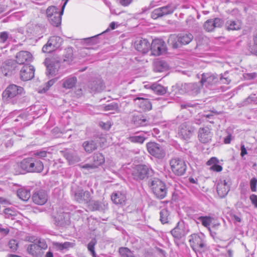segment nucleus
Masks as SVG:
<instances>
[{
	"label": "nucleus",
	"instance_id": "obj_1",
	"mask_svg": "<svg viewBox=\"0 0 257 257\" xmlns=\"http://www.w3.org/2000/svg\"><path fill=\"white\" fill-rule=\"evenodd\" d=\"M193 39V36L191 33L181 34L177 36L171 35L168 40V43L173 49H177L183 45L188 44Z\"/></svg>",
	"mask_w": 257,
	"mask_h": 257
},
{
	"label": "nucleus",
	"instance_id": "obj_2",
	"mask_svg": "<svg viewBox=\"0 0 257 257\" xmlns=\"http://www.w3.org/2000/svg\"><path fill=\"white\" fill-rule=\"evenodd\" d=\"M149 186L155 195L159 199L165 198L167 193V188L164 182L159 179L154 178L149 181Z\"/></svg>",
	"mask_w": 257,
	"mask_h": 257
},
{
	"label": "nucleus",
	"instance_id": "obj_3",
	"mask_svg": "<svg viewBox=\"0 0 257 257\" xmlns=\"http://www.w3.org/2000/svg\"><path fill=\"white\" fill-rule=\"evenodd\" d=\"M189 241L190 246L195 252H202L205 250L206 243L203 234H193L189 236Z\"/></svg>",
	"mask_w": 257,
	"mask_h": 257
},
{
	"label": "nucleus",
	"instance_id": "obj_4",
	"mask_svg": "<svg viewBox=\"0 0 257 257\" xmlns=\"http://www.w3.org/2000/svg\"><path fill=\"white\" fill-rule=\"evenodd\" d=\"M153 174L154 171L145 165H137L132 172L133 178L137 181L143 180L152 176Z\"/></svg>",
	"mask_w": 257,
	"mask_h": 257
},
{
	"label": "nucleus",
	"instance_id": "obj_5",
	"mask_svg": "<svg viewBox=\"0 0 257 257\" xmlns=\"http://www.w3.org/2000/svg\"><path fill=\"white\" fill-rule=\"evenodd\" d=\"M63 9L60 12L59 9L54 6L49 7L46 10V15L49 23L54 27H59L61 23V15Z\"/></svg>",
	"mask_w": 257,
	"mask_h": 257
},
{
	"label": "nucleus",
	"instance_id": "obj_6",
	"mask_svg": "<svg viewBox=\"0 0 257 257\" xmlns=\"http://www.w3.org/2000/svg\"><path fill=\"white\" fill-rule=\"evenodd\" d=\"M149 153L158 159H163L166 156V150L164 146L154 142H150L146 144Z\"/></svg>",
	"mask_w": 257,
	"mask_h": 257
},
{
	"label": "nucleus",
	"instance_id": "obj_7",
	"mask_svg": "<svg viewBox=\"0 0 257 257\" xmlns=\"http://www.w3.org/2000/svg\"><path fill=\"white\" fill-rule=\"evenodd\" d=\"M195 128L190 121H186L181 123L178 127V136L184 140H188L193 136Z\"/></svg>",
	"mask_w": 257,
	"mask_h": 257
},
{
	"label": "nucleus",
	"instance_id": "obj_8",
	"mask_svg": "<svg viewBox=\"0 0 257 257\" xmlns=\"http://www.w3.org/2000/svg\"><path fill=\"white\" fill-rule=\"evenodd\" d=\"M170 165L173 172L178 176L183 175L187 168L185 161L180 158H175L170 161Z\"/></svg>",
	"mask_w": 257,
	"mask_h": 257
},
{
	"label": "nucleus",
	"instance_id": "obj_9",
	"mask_svg": "<svg viewBox=\"0 0 257 257\" xmlns=\"http://www.w3.org/2000/svg\"><path fill=\"white\" fill-rule=\"evenodd\" d=\"M72 194L74 200L79 203L88 204L92 199L90 192L82 188H78L73 191Z\"/></svg>",
	"mask_w": 257,
	"mask_h": 257
},
{
	"label": "nucleus",
	"instance_id": "obj_10",
	"mask_svg": "<svg viewBox=\"0 0 257 257\" xmlns=\"http://www.w3.org/2000/svg\"><path fill=\"white\" fill-rule=\"evenodd\" d=\"M17 69H20V78L24 81L31 80L34 77L35 68L30 64H25L21 66H17Z\"/></svg>",
	"mask_w": 257,
	"mask_h": 257
},
{
	"label": "nucleus",
	"instance_id": "obj_11",
	"mask_svg": "<svg viewBox=\"0 0 257 257\" xmlns=\"http://www.w3.org/2000/svg\"><path fill=\"white\" fill-rule=\"evenodd\" d=\"M175 8L173 5L169 4L166 6L155 9L152 12L151 17L153 19H157L159 18L172 14Z\"/></svg>",
	"mask_w": 257,
	"mask_h": 257
},
{
	"label": "nucleus",
	"instance_id": "obj_12",
	"mask_svg": "<svg viewBox=\"0 0 257 257\" xmlns=\"http://www.w3.org/2000/svg\"><path fill=\"white\" fill-rule=\"evenodd\" d=\"M102 139L98 136L94 137L92 139L84 141L82 147L87 153L90 154L97 149Z\"/></svg>",
	"mask_w": 257,
	"mask_h": 257
},
{
	"label": "nucleus",
	"instance_id": "obj_13",
	"mask_svg": "<svg viewBox=\"0 0 257 257\" xmlns=\"http://www.w3.org/2000/svg\"><path fill=\"white\" fill-rule=\"evenodd\" d=\"M62 42V40L60 37L52 36L49 39L47 43L43 46L42 51L44 53H50L59 47Z\"/></svg>",
	"mask_w": 257,
	"mask_h": 257
},
{
	"label": "nucleus",
	"instance_id": "obj_14",
	"mask_svg": "<svg viewBox=\"0 0 257 257\" xmlns=\"http://www.w3.org/2000/svg\"><path fill=\"white\" fill-rule=\"evenodd\" d=\"M150 50L152 55L159 56L166 51V47L164 42L160 39H156L153 41Z\"/></svg>",
	"mask_w": 257,
	"mask_h": 257
},
{
	"label": "nucleus",
	"instance_id": "obj_15",
	"mask_svg": "<svg viewBox=\"0 0 257 257\" xmlns=\"http://www.w3.org/2000/svg\"><path fill=\"white\" fill-rule=\"evenodd\" d=\"M218 79L216 74L211 73H204L202 74V78L200 81L201 86L210 87L215 85Z\"/></svg>",
	"mask_w": 257,
	"mask_h": 257
},
{
	"label": "nucleus",
	"instance_id": "obj_16",
	"mask_svg": "<svg viewBox=\"0 0 257 257\" xmlns=\"http://www.w3.org/2000/svg\"><path fill=\"white\" fill-rule=\"evenodd\" d=\"M44 63L47 67V75L51 76L55 75L57 71L59 61L56 60L54 58H47L45 60Z\"/></svg>",
	"mask_w": 257,
	"mask_h": 257
},
{
	"label": "nucleus",
	"instance_id": "obj_17",
	"mask_svg": "<svg viewBox=\"0 0 257 257\" xmlns=\"http://www.w3.org/2000/svg\"><path fill=\"white\" fill-rule=\"evenodd\" d=\"M230 185L229 179L219 180L217 185V191L220 197H224L228 194Z\"/></svg>",
	"mask_w": 257,
	"mask_h": 257
},
{
	"label": "nucleus",
	"instance_id": "obj_18",
	"mask_svg": "<svg viewBox=\"0 0 257 257\" xmlns=\"http://www.w3.org/2000/svg\"><path fill=\"white\" fill-rule=\"evenodd\" d=\"M223 24V21L220 18H216L207 20L203 25L204 30L207 32H211L215 28L221 27Z\"/></svg>",
	"mask_w": 257,
	"mask_h": 257
},
{
	"label": "nucleus",
	"instance_id": "obj_19",
	"mask_svg": "<svg viewBox=\"0 0 257 257\" xmlns=\"http://www.w3.org/2000/svg\"><path fill=\"white\" fill-rule=\"evenodd\" d=\"M16 68L14 60H9L3 63L1 69L2 73L6 76H11L15 73Z\"/></svg>",
	"mask_w": 257,
	"mask_h": 257
},
{
	"label": "nucleus",
	"instance_id": "obj_20",
	"mask_svg": "<svg viewBox=\"0 0 257 257\" xmlns=\"http://www.w3.org/2000/svg\"><path fill=\"white\" fill-rule=\"evenodd\" d=\"M32 200L35 204L42 205L47 201L48 195L44 190H38L35 191L33 194Z\"/></svg>",
	"mask_w": 257,
	"mask_h": 257
},
{
	"label": "nucleus",
	"instance_id": "obj_21",
	"mask_svg": "<svg viewBox=\"0 0 257 257\" xmlns=\"http://www.w3.org/2000/svg\"><path fill=\"white\" fill-rule=\"evenodd\" d=\"M88 87L91 92H99L105 88L103 80L100 78H96L89 81Z\"/></svg>",
	"mask_w": 257,
	"mask_h": 257
},
{
	"label": "nucleus",
	"instance_id": "obj_22",
	"mask_svg": "<svg viewBox=\"0 0 257 257\" xmlns=\"http://www.w3.org/2000/svg\"><path fill=\"white\" fill-rule=\"evenodd\" d=\"M213 136L208 127L200 128L198 132V138L199 141L204 144L209 143L212 139Z\"/></svg>",
	"mask_w": 257,
	"mask_h": 257
},
{
	"label": "nucleus",
	"instance_id": "obj_23",
	"mask_svg": "<svg viewBox=\"0 0 257 257\" xmlns=\"http://www.w3.org/2000/svg\"><path fill=\"white\" fill-rule=\"evenodd\" d=\"M32 60V54L28 52L22 51L17 55V66H21L25 64H29Z\"/></svg>",
	"mask_w": 257,
	"mask_h": 257
},
{
	"label": "nucleus",
	"instance_id": "obj_24",
	"mask_svg": "<svg viewBox=\"0 0 257 257\" xmlns=\"http://www.w3.org/2000/svg\"><path fill=\"white\" fill-rule=\"evenodd\" d=\"M135 46L137 50L144 54L147 53L151 49V44L145 39L136 41Z\"/></svg>",
	"mask_w": 257,
	"mask_h": 257
},
{
	"label": "nucleus",
	"instance_id": "obj_25",
	"mask_svg": "<svg viewBox=\"0 0 257 257\" xmlns=\"http://www.w3.org/2000/svg\"><path fill=\"white\" fill-rule=\"evenodd\" d=\"M171 232L173 236L177 239H180L184 236L186 232L185 230L184 222L182 221L178 222L176 226L171 230Z\"/></svg>",
	"mask_w": 257,
	"mask_h": 257
},
{
	"label": "nucleus",
	"instance_id": "obj_26",
	"mask_svg": "<svg viewBox=\"0 0 257 257\" xmlns=\"http://www.w3.org/2000/svg\"><path fill=\"white\" fill-rule=\"evenodd\" d=\"M136 105H138L144 111H149L152 109V103L147 98L137 97L134 98Z\"/></svg>",
	"mask_w": 257,
	"mask_h": 257
},
{
	"label": "nucleus",
	"instance_id": "obj_27",
	"mask_svg": "<svg viewBox=\"0 0 257 257\" xmlns=\"http://www.w3.org/2000/svg\"><path fill=\"white\" fill-rule=\"evenodd\" d=\"M132 121L137 127L146 126L149 123V120L147 117L141 113L134 114L132 116Z\"/></svg>",
	"mask_w": 257,
	"mask_h": 257
},
{
	"label": "nucleus",
	"instance_id": "obj_28",
	"mask_svg": "<svg viewBox=\"0 0 257 257\" xmlns=\"http://www.w3.org/2000/svg\"><path fill=\"white\" fill-rule=\"evenodd\" d=\"M201 83H190L185 84L183 88L186 92L190 95H195L198 94L201 90Z\"/></svg>",
	"mask_w": 257,
	"mask_h": 257
},
{
	"label": "nucleus",
	"instance_id": "obj_29",
	"mask_svg": "<svg viewBox=\"0 0 257 257\" xmlns=\"http://www.w3.org/2000/svg\"><path fill=\"white\" fill-rule=\"evenodd\" d=\"M43 169V164L40 160L31 158L30 172H41Z\"/></svg>",
	"mask_w": 257,
	"mask_h": 257
},
{
	"label": "nucleus",
	"instance_id": "obj_30",
	"mask_svg": "<svg viewBox=\"0 0 257 257\" xmlns=\"http://www.w3.org/2000/svg\"><path fill=\"white\" fill-rule=\"evenodd\" d=\"M111 200L116 204H124L126 198L125 193L117 191L112 193Z\"/></svg>",
	"mask_w": 257,
	"mask_h": 257
},
{
	"label": "nucleus",
	"instance_id": "obj_31",
	"mask_svg": "<svg viewBox=\"0 0 257 257\" xmlns=\"http://www.w3.org/2000/svg\"><path fill=\"white\" fill-rule=\"evenodd\" d=\"M28 252L33 257H41L44 253L43 251H41L37 243H32L28 245L27 247Z\"/></svg>",
	"mask_w": 257,
	"mask_h": 257
},
{
	"label": "nucleus",
	"instance_id": "obj_32",
	"mask_svg": "<svg viewBox=\"0 0 257 257\" xmlns=\"http://www.w3.org/2000/svg\"><path fill=\"white\" fill-rule=\"evenodd\" d=\"M16 96V85H10L3 93V97L11 99Z\"/></svg>",
	"mask_w": 257,
	"mask_h": 257
},
{
	"label": "nucleus",
	"instance_id": "obj_33",
	"mask_svg": "<svg viewBox=\"0 0 257 257\" xmlns=\"http://www.w3.org/2000/svg\"><path fill=\"white\" fill-rule=\"evenodd\" d=\"M219 161L215 157H212L207 162V165L210 166V170L215 172H220L222 170V167L218 165Z\"/></svg>",
	"mask_w": 257,
	"mask_h": 257
},
{
	"label": "nucleus",
	"instance_id": "obj_34",
	"mask_svg": "<svg viewBox=\"0 0 257 257\" xmlns=\"http://www.w3.org/2000/svg\"><path fill=\"white\" fill-rule=\"evenodd\" d=\"M77 81V78L75 76H70L62 80V86L66 89H71L75 86Z\"/></svg>",
	"mask_w": 257,
	"mask_h": 257
},
{
	"label": "nucleus",
	"instance_id": "obj_35",
	"mask_svg": "<svg viewBox=\"0 0 257 257\" xmlns=\"http://www.w3.org/2000/svg\"><path fill=\"white\" fill-rule=\"evenodd\" d=\"M17 196L22 200L27 201L30 198V192L29 190L21 187L17 188Z\"/></svg>",
	"mask_w": 257,
	"mask_h": 257
},
{
	"label": "nucleus",
	"instance_id": "obj_36",
	"mask_svg": "<svg viewBox=\"0 0 257 257\" xmlns=\"http://www.w3.org/2000/svg\"><path fill=\"white\" fill-rule=\"evenodd\" d=\"M105 162L104 156L101 153H94L93 156V164L96 166V168L102 165Z\"/></svg>",
	"mask_w": 257,
	"mask_h": 257
},
{
	"label": "nucleus",
	"instance_id": "obj_37",
	"mask_svg": "<svg viewBox=\"0 0 257 257\" xmlns=\"http://www.w3.org/2000/svg\"><path fill=\"white\" fill-rule=\"evenodd\" d=\"M150 88L156 94L163 95L167 92V88L163 86L158 84L154 83L151 85Z\"/></svg>",
	"mask_w": 257,
	"mask_h": 257
},
{
	"label": "nucleus",
	"instance_id": "obj_38",
	"mask_svg": "<svg viewBox=\"0 0 257 257\" xmlns=\"http://www.w3.org/2000/svg\"><path fill=\"white\" fill-rule=\"evenodd\" d=\"M228 30H237L241 28V23L239 21L228 20L225 24Z\"/></svg>",
	"mask_w": 257,
	"mask_h": 257
},
{
	"label": "nucleus",
	"instance_id": "obj_39",
	"mask_svg": "<svg viewBox=\"0 0 257 257\" xmlns=\"http://www.w3.org/2000/svg\"><path fill=\"white\" fill-rule=\"evenodd\" d=\"M169 66L167 62L164 61H157L155 63L154 69L157 72H163L168 69Z\"/></svg>",
	"mask_w": 257,
	"mask_h": 257
},
{
	"label": "nucleus",
	"instance_id": "obj_40",
	"mask_svg": "<svg viewBox=\"0 0 257 257\" xmlns=\"http://www.w3.org/2000/svg\"><path fill=\"white\" fill-rule=\"evenodd\" d=\"M65 156L70 164L79 162L81 160L80 158L76 153H67Z\"/></svg>",
	"mask_w": 257,
	"mask_h": 257
},
{
	"label": "nucleus",
	"instance_id": "obj_41",
	"mask_svg": "<svg viewBox=\"0 0 257 257\" xmlns=\"http://www.w3.org/2000/svg\"><path fill=\"white\" fill-rule=\"evenodd\" d=\"M160 221L163 224L167 223L169 221L170 213L166 209H163L160 212Z\"/></svg>",
	"mask_w": 257,
	"mask_h": 257
},
{
	"label": "nucleus",
	"instance_id": "obj_42",
	"mask_svg": "<svg viewBox=\"0 0 257 257\" xmlns=\"http://www.w3.org/2000/svg\"><path fill=\"white\" fill-rule=\"evenodd\" d=\"M118 251L120 257H136L134 252L127 247H120Z\"/></svg>",
	"mask_w": 257,
	"mask_h": 257
},
{
	"label": "nucleus",
	"instance_id": "obj_43",
	"mask_svg": "<svg viewBox=\"0 0 257 257\" xmlns=\"http://www.w3.org/2000/svg\"><path fill=\"white\" fill-rule=\"evenodd\" d=\"M4 213L6 218L14 220L16 216V211L13 207L7 208L5 209Z\"/></svg>",
	"mask_w": 257,
	"mask_h": 257
},
{
	"label": "nucleus",
	"instance_id": "obj_44",
	"mask_svg": "<svg viewBox=\"0 0 257 257\" xmlns=\"http://www.w3.org/2000/svg\"><path fill=\"white\" fill-rule=\"evenodd\" d=\"M31 162V158H28L24 159L20 165V168L24 171H26L28 172H30V166Z\"/></svg>",
	"mask_w": 257,
	"mask_h": 257
},
{
	"label": "nucleus",
	"instance_id": "obj_45",
	"mask_svg": "<svg viewBox=\"0 0 257 257\" xmlns=\"http://www.w3.org/2000/svg\"><path fill=\"white\" fill-rule=\"evenodd\" d=\"M89 204L93 210H102L105 209V207L104 204H102L100 202L98 201L91 200Z\"/></svg>",
	"mask_w": 257,
	"mask_h": 257
},
{
	"label": "nucleus",
	"instance_id": "obj_46",
	"mask_svg": "<svg viewBox=\"0 0 257 257\" xmlns=\"http://www.w3.org/2000/svg\"><path fill=\"white\" fill-rule=\"evenodd\" d=\"M128 140L132 143L143 144L146 140V138L142 136H133L127 138Z\"/></svg>",
	"mask_w": 257,
	"mask_h": 257
},
{
	"label": "nucleus",
	"instance_id": "obj_47",
	"mask_svg": "<svg viewBox=\"0 0 257 257\" xmlns=\"http://www.w3.org/2000/svg\"><path fill=\"white\" fill-rule=\"evenodd\" d=\"M198 220H200L202 225L208 228L210 230L209 226L211 222V218L209 216H200L198 218Z\"/></svg>",
	"mask_w": 257,
	"mask_h": 257
},
{
	"label": "nucleus",
	"instance_id": "obj_48",
	"mask_svg": "<svg viewBox=\"0 0 257 257\" xmlns=\"http://www.w3.org/2000/svg\"><path fill=\"white\" fill-rule=\"evenodd\" d=\"M96 243L95 239H92L87 245V248L93 256H96V253L94 250V246Z\"/></svg>",
	"mask_w": 257,
	"mask_h": 257
},
{
	"label": "nucleus",
	"instance_id": "obj_49",
	"mask_svg": "<svg viewBox=\"0 0 257 257\" xmlns=\"http://www.w3.org/2000/svg\"><path fill=\"white\" fill-rule=\"evenodd\" d=\"M186 22L187 24L190 27H197V23L196 22L195 19L192 16L189 17L186 21Z\"/></svg>",
	"mask_w": 257,
	"mask_h": 257
},
{
	"label": "nucleus",
	"instance_id": "obj_50",
	"mask_svg": "<svg viewBox=\"0 0 257 257\" xmlns=\"http://www.w3.org/2000/svg\"><path fill=\"white\" fill-rule=\"evenodd\" d=\"M35 243H37L41 251H43L44 249H46L47 248V244L44 239H39L36 241Z\"/></svg>",
	"mask_w": 257,
	"mask_h": 257
},
{
	"label": "nucleus",
	"instance_id": "obj_51",
	"mask_svg": "<svg viewBox=\"0 0 257 257\" xmlns=\"http://www.w3.org/2000/svg\"><path fill=\"white\" fill-rule=\"evenodd\" d=\"M9 38V34L7 32L0 33V43H5L7 42Z\"/></svg>",
	"mask_w": 257,
	"mask_h": 257
},
{
	"label": "nucleus",
	"instance_id": "obj_52",
	"mask_svg": "<svg viewBox=\"0 0 257 257\" xmlns=\"http://www.w3.org/2000/svg\"><path fill=\"white\" fill-rule=\"evenodd\" d=\"M118 108V105L116 103H111L104 107V110L105 111L108 110H116Z\"/></svg>",
	"mask_w": 257,
	"mask_h": 257
},
{
	"label": "nucleus",
	"instance_id": "obj_53",
	"mask_svg": "<svg viewBox=\"0 0 257 257\" xmlns=\"http://www.w3.org/2000/svg\"><path fill=\"white\" fill-rule=\"evenodd\" d=\"M71 243L69 242H65L64 243H56V246L60 250L66 249L70 246Z\"/></svg>",
	"mask_w": 257,
	"mask_h": 257
},
{
	"label": "nucleus",
	"instance_id": "obj_54",
	"mask_svg": "<svg viewBox=\"0 0 257 257\" xmlns=\"http://www.w3.org/2000/svg\"><path fill=\"white\" fill-rule=\"evenodd\" d=\"M257 179L252 178L250 181V189L252 192L256 191Z\"/></svg>",
	"mask_w": 257,
	"mask_h": 257
},
{
	"label": "nucleus",
	"instance_id": "obj_55",
	"mask_svg": "<svg viewBox=\"0 0 257 257\" xmlns=\"http://www.w3.org/2000/svg\"><path fill=\"white\" fill-rule=\"evenodd\" d=\"M8 246L11 251L15 252L16 250V240L15 239L10 240L8 243Z\"/></svg>",
	"mask_w": 257,
	"mask_h": 257
},
{
	"label": "nucleus",
	"instance_id": "obj_56",
	"mask_svg": "<svg viewBox=\"0 0 257 257\" xmlns=\"http://www.w3.org/2000/svg\"><path fill=\"white\" fill-rule=\"evenodd\" d=\"M116 1L120 5L127 7L132 3L133 0H116Z\"/></svg>",
	"mask_w": 257,
	"mask_h": 257
},
{
	"label": "nucleus",
	"instance_id": "obj_57",
	"mask_svg": "<svg viewBox=\"0 0 257 257\" xmlns=\"http://www.w3.org/2000/svg\"><path fill=\"white\" fill-rule=\"evenodd\" d=\"M47 152L43 151H37L34 153V155L35 157H38L39 158H44L47 156Z\"/></svg>",
	"mask_w": 257,
	"mask_h": 257
},
{
	"label": "nucleus",
	"instance_id": "obj_58",
	"mask_svg": "<svg viewBox=\"0 0 257 257\" xmlns=\"http://www.w3.org/2000/svg\"><path fill=\"white\" fill-rule=\"evenodd\" d=\"M68 217V215L67 213H63L62 215H60L58 218V220L59 221V223L60 225H63L66 223V221L63 220L62 218L65 219V217L67 218Z\"/></svg>",
	"mask_w": 257,
	"mask_h": 257
},
{
	"label": "nucleus",
	"instance_id": "obj_59",
	"mask_svg": "<svg viewBox=\"0 0 257 257\" xmlns=\"http://www.w3.org/2000/svg\"><path fill=\"white\" fill-rule=\"evenodd\" d=\"M249 198L252 204L255 208H257V195L255 194H252L250 196Z\"/></svg>",
	"mask_w": 257,
	"mask_h": 257
},
{
	"label": "nucleus",
	"instance_id": "obj_60",
	"mask_svg": "<svg viewBox=\"0 0 257 257\" xmlns=\"http://www.w3.org/2000/svg\"><path fill=\"white\" fill-rule=\"evenodd\" d=\"M80 166L81 168L85 169H87V170L96 169V166H94L93 164V163L91 164H86L84 165H80Z\"/></svg>",
	"mask_w": 257,
	"mask_h": 257
},
{
	"label": "nucleus",
	"instance_id": "obj_61",
	"mask_svg": "<svg viewBox=\"0 0 257 257\" xmlns=\"http://www.w3.org/2000/svg\"><path fill=\"white\" fill-rule=\"evenodd\" d=\"M244 76L247 79H251L256 77L257 74L256 73H246Z\"/></svg>",
	"mask_w": 257,
	"mask_h": 257
},
{
	"label": "nucleus",
	"instance_id": "obj_62",
	"mask_svg": "<svg viewBox=\"0 0 257 257\" xmlns=\"http://www.w3.org/2000/svg\"><path fill=\"white\" fill-rule=\"evenodd\" d=\"M161 1V0H153L151 2L149 6V9H150L153 8V7L159 5V3Z\"/></svg>",
	"mask_w": 257,
	"mask_h": 257
},
{
	"label": "nucleus",
	"instance_id": "obj_63",
	"mask_svg": "<svg viewBox=\"0 0 257 257\" xmlns=\"http://www.w3.org/2000/svg\"><path fill=\"white\" fill-rule=\"evenodd\" d=\"M55 81L54 79H51L47 82L46 85V88H44L45 91L49 89V88L52 86L55 83Z\"/></svg>",
	"mask_w": 257,
	"mask_h": 257
},
{
	"label": "nucleus",
	"instance_id": "obj_64",
	"mask_svg": "<svg viewBox=\"0 0 257 257\" xmlns=\"http://www.w3.org/2000/svg\"><path fill=\"white\" fill-rule=\"evenodd\" d=\"M26 240L34 243L37 241V239L35 236H28L26 237Z\"/></svg>",
	"mask_w": 257,
	"mask_h": 257
}]
</instances>
